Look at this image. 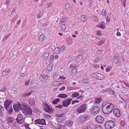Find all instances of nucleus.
I'll list each match as a JSON object with an SVG mask.
<instances>
[{
	"instance_id": "obj_12",
	"label": "nucleus",
	"mask_w": 129,
	"mask_h": 129,
	"mask_svg": "<svg viewBox=\"0 0 129 129\" xmlns=\"http://www.w3.org/2000/svg\"><path fill=\"white\" fill-rule=\"evenodd\" d=\"M113 113L117 117H119L121 116L120 111L117 108H116L114 110Z\"/></svg>"
},
{
	"instance_id": "obj_41",
	"label": "nucleus",
	"mask_w": 129,
	"mask_h": 129,
	"mask_svg": "<svg viewBox=\"0 0 129 129\" xmlns=\"http://www.w3.org/2000/svg\"><path fill=\"white\" fill-rule=\"evenodd\" d=\"M93 19L94 21H98L99 20L98 18L95 16H93Z\"/></svg>"
},
{
	"instance_id": "obj_42",
	"label": "nucleus",
	"mask_w": 129,
	"mask_h": 129,
	"mask_svg": "<svg viewBox=\"0 0 129 129\" xmlns=\"http://www.w3.org/2000/svg\"><path fill=\"white\" fill-rule=\"evenodd\" d=\"M4 110H2L0 109V116L2 117L3 116V112Z\"/></svg>"
},
{
	"instance_id": "obj_25",
	"label": "nucleus",
	"mask_w": 129,
	"mask_h": 129,
	"mask_svg": "<svg viewBox=\"0 0 129 129\" xmlns=\"http://www.w3.org/2000/svg\"><path fill=\"white\" fill-rule=\"evenodd\" d=\"M79 95V94L77 92H75L74 93L71 95L72 97L73 98H76Z\"/></svg>"
},
{
	"instance_id": "obj_18",
	"label": "nucleus",
	"mask_w": 129,
	"mask_h": 129,
	"mask_svg": "<svg viewBox=\"0 0 129 129\" xmlns=\"http://www.w3.org/2000/svg\"><path fill=\"white\" fill-rule=\"evenodd\" d=\"M82 58L83 56L81 54H80L78 56L75 60L76 61L79 62L82 60Z\"/></svg>"
},
{
	"instance_id": "obj_10",
	"label": "nucleus",
	"mask_w": 129,
	"mask_h": 129,
	"mask_svg": "<svg viewBox=\"0 0 129 129\" xmlns=\"http://www.w3.org/2000/svg\"><path fill=\"white\" fill-rule=\"evenodd\" d=\"M12 102L13 101L9 99L6 100L4 103V105L5 108L12 107L11 104Z\"/></svg>"
},
{
	"instance_id": "obj_21",
	"label": "nucleus",
	"mask_w": 129,
	"mask_h": 129,
	"mask_svg": "<svg viewBox=\"0 0 129 129\" xmlns=\"http://www.w3.org/2000/svg\"><path fill=\"white\" fill-rule=\"evenodd\" d=\"M45 36L44 35L42 34L39 37V40L40 42H42L45 39Z\"/></svg>"
},
{
	"instance_id": "obj_27",
	"label": "nucleus",
	"mask_w": 129,
	"mask_h": 129,
	"mask_svg": "<svg viewBox=\"0 0 129 129\" xmlns=\"http://www.w3.org/2000/svg\"><path fill=\"white\" fill-rule=\"evenodd\" d=\"M60 100V99L57 98L53 101V103L54 104H57V103Z\"/></svg>"
},
{
	"instance_id": "obj_57",
	"label": "nucleus",
	"mask_w": 129,
	"mask_h": 129,
	"mask_svg": "<svg viewBox=\"0 0 129 129\" xmlns=\"http://www.w3.org/2000/svg\"><path fill=\"white\" fill-rule=\"evenodd\" d=\"M47 5L48 7H50L51 6H53V4L52 2H50V3H48Z\"/></svg>"
},
{
	"instance_id": "obj_55",
	"label": "nucleus",
	"mask_w": 129,
	"mask_h": 129,
	"mask_svg": "<svg viewBox=\"0 0 129 129\" xmlns=\"http://www.w3.org/2000/svg\"><path fill=\"white\" fill-rule=\"evenodd\" d=\"M10 34H9L8 36H6L5 37H4V40H5V41L10 36Z\"/></svg>"
},
{
	"instance_id": "obj_19",
	"label": "nucleus",
	"mask_w": 129,
	"mask_h": 129,
	"mask_svg": "<svg viewBox=\"0 0 129 129\" xmlns=\"http://www.w3.org/2000/svg\"><path fill=\"white\" fill-rule=\"evenodd\" d=\"M86 15H83L81 16L80 17V19L81 22H85L86 20Z\"/></svg>"
},
{
	"instance_id": "obj_62",
	"label": "nucleus",
	"mask_w": 129,
	"mask_h": 129,
	"mask_svg": "<svg viewBox=\"0 0 129 129\" xmlns=\"http://www.w3.org/2000/svg\"><path fill=\"white\" fill-rule=\"evenodd\" d=\"M102 14L103 15H105L106 10L104 11V10H103L102 11Z\"/></svg>"
},
{
	"instance_id": "obj_51",
	"label": "nucleus",
	"mask_w": 129,
	"mask_h": 129,
	"mask_svg": "<svg viewBox=\"0 0 129 129\" xmlns=\"http://www.w3.org/2000/svg\"><path fill=\"white\" fill-rule=\"evenodd\" d=\"M108 90V89H101V91L102 92L104 93L107 92Z\"/></svg>"
},
{
	"instance_id": "obj_52",
	"label": "nucleus",
	"mask_w": 129,
	"mask_h": 129,
	"mask_svg": "<svg viewBox=\"0 0 129 129\" xmlns=\"http://www.w3.org/2000/svg\"><path fill=\"white\" fill-rule=\"evenodd\" d=\"M33 92L32 91H31L30 92L28 93H25V94L27 96H29L31 95V94Z\"/></svg>"
},
{
	"instance_id": "obj_14",
	"label": "nucleus",
	"mask_w": 129,
	"mask_h": 129,
	"mask_svg": "<svg viewBox=\"0 0 129 129\" xmlns=\"http://www.w3.org/2000/svg\"><path fill=\"white\" fill-rule=\"evenodd\" d=\"M10 72V70L9 69H6L4 70L2 72V75L3 77H5L6 76L8 75L9 73Z\"/></svg>"
},
{
	"instance_id": "obj_48",
	"label": "nucleus",
	"mask_w": 129,
	"mask_h": 129,
	"mask_svg": "<svg viewBox=\"0 0 129 129\" xmlns=\"http://www.w3.org/2000/svg\"><path fill=\"white\" fill-rule=\"evenodd\" d=\"M77 71V70L76 69H74L72 70V73H73L74 74H76Z\"/></svg>"
},
{
	"instance_id": "obj_39",
	"label": "nucleus",
	"mask_w": 129,
	"mask_h": 129,
	"mask_svg": "<svg viewBox=\"0 0 129 129\" xmlns=\"http://www.w3.org/2000/svg\"><path fill=\"white\" fill-rule=\"evenodd\" d=\"M41 76L43 79L45 80H47L48 78V76L47 75H44Z\"/></svg>"
},
{
	"instance_id": "obj_46",
	"label": "nucleus",
	"mask_w": 129,
	"mask_h": 129,
	"mask_svg": "<svg viewBox=\"0 0 129 129\" xmlns=\"http://www.w3.org/2000/svg\"><path fill=\"white\" fill-rule=\"evenodd\" d=\"M22 118H21V119H18V118H16V120L17 121V122L19 123V122H22Z\"/></svg>"
},
{
	"instance_id": "obj_43",
	"label": "nucleus",
	"mask_w": 129,
	"mask_h": 129,
	"mask_svg": "<svg viewBox=\"0 0 129 129\" xmlns=\"http://www.w3.org/2000/svg\"><path fill=\"white\" fill-rule=\"evenodd\" d=\"M18 118H23V116L22 114H19L17 116Z\"/></svg>"
},
{
	"instance_id": "obj_26",
	"label": "nucleus",
	"mask_w": 129,
	"mask_h": 129,
	"mask_svg": "<svg viewBox=\"0 0 129 129\" xmlns=\"http://www.w3.org/2000/svg\"><path fill=\"white\" fill-rule=\"evenodd\" d=\"M41 124L42 125H46V124L45 123V120L44 119H40Z\"/></svg>"
},
{
	"instance_id": "obj_5",
	"label": "nucleus",
	"mask_w": 129,
	"mask_h": 129,
	"mask_svg": "<svg viewBox=\"0 0 129 129\" xmlns=\"http://www.w3.org/2000/svg\"><path fill=\"white\" fill-rule=\"evenodd\" d=\"M86 104H83L78 107L76 111L79 113H83L85 112L87 109Z\"/></svg>"
},
{
	"instance_id": "obj_17",
	"label": "nucleus",
	"mask_w": 129,
	"mask_h": 129,
	"mask_svg": "<svg viewBox=\"0 0 129 129\" xmlns=\"http://www.w3.org/2000/svg\"><path fill=\"white\" fill-rule=\"evenodd\" d=\"M5 108L7 111V112L9 114H11L12 113L13 109L12 107L6 108Z\"/></svg>"
},
{
	"instance_id": "obj_31",
	"label": "nucleus",
	"mask_w": 129,
	"mask_h": 129,
	"mask_svg": "<svg viewBox=\"0 0 129 129\" xmlns=\"http://www.w3.org/2000/svg\"><path fill=\"white\" fill-rule=\"evenodd\" d=\"M49 52H47L44 54L43 56L44 57L46 58V59L47 58L49 55Z\"/></svg>"
},
{
	"instance_id": "obj_3",
	"label": "nucleus",
	"mask_w": 129,
	"mask_h": 129,
	"mask_svg": "<svg viewBox=\"0 0 129 129\" xmlns=\"http://www.w3.org/2000/svg\"><path fill=\"white\" fill-rule=\"evenodd\" d=\"M22 112L26 115H31L32 114L31 109L29 106H24L22 110Z\"/></svg>"
},
{
	"instance_id": "obj_2",
	"label": "nucleus",
	"mask_w": 129,
	"mask_h": 129,
	"mask_svg": "<svg viewBox=\"0 0 129 129\" xmlns=\"http://www.w3.org/2000/svg\"><path fill=\"white\" fill-rule=\"evenodd\" d=\"M115 123L112 120H108L106 121L104 124L105 128L106 129H110L113 128L115 125Z\"/></svg>"
},
{
	"instance_id": "obj_58",
	"label": "nucleus",
	"mask_w": 129,
	"mask_h": 129,
	"mask_svg": "<svg viewBox=\"0 0 129 129\" xmlns=\"http://www.w3.org/2000/svg\"><path fill=\"white\" fill-rule=\"evenodd\" d=\"M85 129H93V128L90 126H86Z\"/></svg>"
},
{
	"instance_id": "obj_30",
	"label": "nucleus",
	"mask_w": 129,
	"mask_h": 129,
	"mask_svg": "<svg viewBox=\"0 0 129 129\" xmlns=\"http://www.w3.org/2000/svg\"><path fill=\"white\" fill-rule=\"evenodd\" d=\"M70 5L69 4H66L65 6V9L67 10H68L70 8Z\"/></svg>"
},
{
	"instance_id": "obj_34",
	"label": "nucleus",
	"mask_w": 129,
	"mask_h": 129,
	"mask_svg": "<svg viewBox=\"0 0 129 129\" xmlns=\"http://www.w3.org/2000/svg\"><path fill=\"white\" fill-rule=\"evenodd\" d=\"M35 124H41L40 123V119H37L35 120Z\"/></svg>"
},
{
	"instance_id": "obj_36",
	"label": "nucleus",
	"mask_w": 129,
	"mask_h": 129,
	"mask_svg": "<svg viewBox=\"0 0 129 129\" xmlns=\"http://www.w3.org/2000/svg\"><path fill=\"white\" fill-rule=\"evenodd\" d=\"M52 69V68L51 67V66L50 64L48 65L47 67V69L49 71H50Z\"/></svg>"
},
{
	"instance_id": "obj_6",
	"label": "nucleus",
	"mask_w": 129,
	"mask_h": 129,
	"mask_svg": "<svg viewBox=\"0 0 129 129\" xmlns=\"http://www.w3.org/2000/svg\"><path fill=\"white\" fill-rule=\"evenodd\" d=\"M100 108L98 106H95L90 109L91 113L93 114H96L99 112Z\"/></svg>"
},
{
	"instance_id": "obj_11",
	"label": "nucleus",
	"mask_w": 129,
	"mask_h": 129,
	"mask_svg": "<svg viewBox=\"0 0 129 129\" xmlns=\"http://www.w3.org/2000/svg\"><path fill=\"white\" fill-rule=\"evenodd\" d=\"M14 110L16 111H18L22 108L21 104L19 103L17 104H14L13 106Z\"/></svg>"
},
{
	"instance_id": "obj_33",
	"label": "nucleus",
	"mask_w": 129,
	"mask_h": 129,
	"mask_svg": "<svg viewBox=\"0 0 129 129\" xmlns=\"http://www.w3.org/2000/svg\"><path fill=\"white\" fill-rule=\"evenodd\" d=\"M77 67V66L76 65L74 64H71L70 66V68L72 69H75Z\"/></svg>"
},
{
	"instance_id": "obj_45",
	"label": "nucleus",
	"mask_w": 129,
	"mask_h": 129,
	"mask_svg": "<svg viewBox=\"0 0 129 129\" xmlns=\"http://www.w3.org/2000/svg\"><path fill=\"white\" fill-rule=\"evenodd\" d=\"M30 82V80H28L26 81L25 83V85L26 86H27L28 85Z\"/></svg>"
},
{
	"instance_id": "obj_59",
	"label": "nucleus",
	"mask_w": 129,
	"mask_h": 129,
	"mask_svg": "<svg viewBox=\"0 0 129 129\" xmlns=\"http://www.w3.org/2000/svg\"><path fill=\"white\" fill-rule=\"evenodd\" d=\"M65 88V87L64 86H63L62 87L60 88L59 89V91H61V90H64Z\"/></svg>"
},
{
	"instance_id": "obj_9",
	"label": "nucleus",
	"mask_w": 129,
	"mask_h": 129,
	"mask_svg": "<svg viewBox=\"0 0 129 129\" xmlns=\"http://www.w3.org/2000/svg\"><path fill=\"white\" fill-rule=\"evenodd\" d=\"M93 75H94L95 76L93 77L95 78L98 79L99 80H102L105 78L104 76L101 74L98 73H95L92 74Z\"/></svg>"
},
{
	"instance_id": "obj_15",
	"label": "nucleus",
	"mask_w": 129,
	"mask_h": 129,
	"mask_svg": "<svg viewBox=\"0 0 129 129\" xmlns=\"http://www.w3.org/2000/svg\"><path fill=\"white\" fill-rule=\"evenodd\" d=\"M119 61V59L118 57L117 54L115 55L113 59V62L114 64H116L118 63Z\"/></svg>"
},
{
	"instance_id": "obj_24",
	"label": "nucleus",
	"mask_w": 129,
	"mask_h": 129,
	"mask_svg": "<svg viewBox=\"0 0 129 129\" xmlns=\"http://www.w3.org/2000/svg\"><path fill=\"white\" fill-rule=\"evenodd\" d=\"M67 26L65 24H63L61 26V30L62 31H64L66 29Z\"/></svg>"
},
{
	"instance_id": "obj_54",
	"label": "nucleus",
	"mask_w": 129,
	"mask_h": 129,
	"mask_svg": "<svg viewBox=\"0 0 129 129\" xmlns=\"http://www.w3.org/2000/svg\"><path fill=\"white\" fill-rule=\"evenodd\" d=\"M126 2V0H124L123 2L122 5L124 7H125V4Z\"/></svg>"
},
{
	"instance_id": "obj_28",
	"label": "nucleus",
	"mask_w": 129,
	"mask_h": 129,
	"mask_svg": "<svg viewBox=\"0 0 129 129\" xmlns=\"http://www.w3.org/2000/svg\"><path fill=\"white\" fill-rule=\"evenodd\" d=\"M67 20V18H62L60 20V23H62L65 22Z\"/></svg>"
},
{
	"instance_id": "obj_50",
	"label": "nucleus",
	"mask_w": 129,
	"mask_h": 129,
	"mask_svg": "<svg viewBox=\"0 0 129 129\" xmlns=\"http://www.w3.org/2000/svg\"><path fill=\"white\" fill-rule=\"evenodd\" d=\"M55 107L56 108H59V109H61L62 108V106H61V105H59L58 106H56Z\"/></svg>"
},
{
	"instance_id": "obj_53",
	"label": "nucleus",
	"mask_w": 129,
	"mask_h": 129,
	"mask_svg": "<svg viewBox=\"0 0 129 129\" xmlns=\"http://www.w3.org/2000/svg\"><path fill=\"white\" fill-rule=\"evenodd\" d=\"M110 20V17L107 16L106 18V21L107 22H107H109Z\"/></svg>"
},
{
	"instance_id": "obj_20",
	"label": "nucleus",
	"mask_w": 129,
	"mask_h": 129,
	"mask_svg": "<svg viewBox=\"0 0 129 129\" xmlns=\"http://www.w3.org/2000/svg\"><path fill=\"white\" fill-rule=\"evenodd\" d=\"M60 52V50L58 47H56L53 50V53L56 54L59 53Z\"/></svg>"
},
{
	"instance_id": "obj_32",
	"label": "nucleus",
	"mask_w": 129,
	"mask_h": 129,
	"mask_svg": "<svg viewBox=\"0 0 129 129\" xmlns=\"http://www.w3.org/2000/svg\"><path fill=\"white\" fill-rule=\"evenodd\" d=\"M95 129H102V127L101 126L97 125L94 126Z\"/></svg>"
},
{
	"instance_id": "obj_40",
	"label": "nucleus",
	"mask_w": 129,
	"mask_h": 129,
	"mask_svg": "<svg viewBox=\"0 0 129 129\" xmlns=\"http://www.w3.org/2000/svg\"><path fill=\"white\" fill-rule=\"evenodd\" d=\"M60 82L59 81H53L52 82V84L55 86H57V84L58 82Z\"/></svg>"
},
{
	"instance_id": "obj_63",
	"label": "nucleus",
	"mask_w": 129,
	"mask_h": 129,
	"mask_svg": "<svg viewBox=\"0 0 129 129\" xmlns=\"http://www.w3.org/2000/svg\"><path fill=\"white\" fill-rule=\"evenodd\" d=\"M98 35L99 36H101L102 35V34L101 33V32L99 30L97 31Z\"/></svg>"
},
{
	"instance_id": "obj_61",
	"label": "nucleus",
	"mask_w": 129,
	"mask_h": 129,
	"mask_svg": "<svg viewBox=\"0 0 129 129\" xmlns=\"http://www.w3.org/2000/svg\"><path fill=\"white\" fill-rule=\"evenodd\" d=\"M97 52L98 53L100 54H101V53H102V50H97Z\"/></svg>"
},
{
	"instance_id": "obj_16",
	"label": "nucleus",
	"mask_w": 129,
	"mask_h": 129,
	"mask_svg": "<svg viewBox=\"0 0 129 129\" xmlns=\"http://www.w3.org/2000/svg\"><path fill=\"white\" fill-rule=\"evenodd\" d=\"M14 120V118L12 116L8 117L7 118L6 121L8 122V124L12 123Z\"/></svg>"
},
{
	"instance_id": "obj_64",
	"label": "nucleus",
	"mask_w": 129,
	"mask_h": 129,
	"mask_svg": "<svg viewBox=\"0 0 129 129\" xmlns=\"http://www.w3.org/2000/svg\"><path fill=\"white\" fill-rule=\"evenodd\" d=\"M37 17L38 18H40L42 17V16H41L40 13L38 14L37 15Z\"/></svg>"
},
{
	"instance_id": "obj_47",
	"label": "nucleus",
	"mask_w": 129,
	"mask_h": 129,
	"mask_svg": "<svg viewBox=\"0 0 129 129\" xmlns=\"http://www.w3.org/2000/svg\"><path fill=\"white\" fill-rule=\"evenodd\" d=\"M62 125L60 124H58L57 127V129H61Z\"/></svg>"
},
{
	"instance_id": "obj_49",
	"label": "nucleus",
	"mask_w": 129,
	"mask_h": 129,
	"mask_svg": "<svg viewBox=\"0 0 129 129\" xmlns=\"http://www.w3.org/2000/svg\"><path fill=\"white\" fill-rule=\"evenodd\" d=\"M103 43V41H99L98 43L97 44L99 45L100 46Z\"/></svg>"
},
{
	"instance_id": "obj_1",
	"label": "nucleus",
	"mask_w": 129,
	"mask_h": 129,
	"mask_svg": "<svg viewBox=\"0 0 129 129\" xmlns=\"http://www.w3.org/2000/svg\"><path fill=\"white\" fill-rule=\"evenodd\" d=\"M114 108V106L111 104L107 103L102 105V110L105 114H108L112 112Z\"/></svg>"
},
{
	"instance_id": "obj_23",
	"label": "nucleus",
	"mask_w": 129,
	"mask_h": 129,
	"mask_svg": "<svg viewBox=\"0 0 129 129\" xmlns=\"http://www.w3.org/2000/svg\"><path fill=\"white\" fill-rule=\"evenodd\" d=\"M58 97L61 98H66L67 97V95L65 94H60L58 96Z\"/></svg>"
},
{
	"instance_id": "obj_22",
	"label": "nucleus",
	"mask_w": 129,
	"mask_h": 129,
	"mask_svg": "<svg viewBox=\"0 0 129 129\" xmlns=\"http://www.w3.org/2000/svg\"><path fill=\"white\" fill-rule=\"evenodd\" d=\"M102 100L101 97H97L95 98V103L96 104H99L100 103Z\"/></svg>"
},
{
	"instance_id": "obj_13",
	"label": "nucleus",
	"mask_w": 129,
	"mask_h": 129,
	"mask_svg": "<svg viewBox=\"0 0 129 129\" xmlns=\"http://www.w3.org/2000/svg\"><path fill=\"white\" fill-rule=\"evenodd\" d=\"M70 104V103L67 99H65L62 102V105L64 107H68Z\"/></svg>"
},
{
	"instance_id": "obj_8",
	"label": "nucleus",
	"mask_w": 129,
	"mask_h": 129,
	"mask_svg": "<svg viewBox=\"0 0 129 129\" xmlns=\"http://www.w3.org/2000/svg\"><path fill=\"white\" fill-rule=\"evenodd\" d=\"M96 121L99 123H102L104 122V117L101 115L96 116L95 118Z\"/></svg>"
},
{
	"instance_id": "obj_4",
	"label": "nucleus",
	"mask_w": 129,
	"mask_h": 129,
	"mask_svg": "<svg viewBox=\"0 0 129 129\" xmlns=\"http://www.w3.org/2000/svg\"><path fill=\"white\" fill-rule=\"evenodd\" d=\"M43 104L45 111L48 112L50 114L53 113V110L51 106H50L46 103H43Z\"/></svg>"
},
{
	"instance_id": "obj_29",
	"label": "nucleus",
	"mask_w": 129,
	"mask_h": 129,
	"mask_svg": "<svg viewBox=\"0 0 129 129\" xmlns=\"http://www.w3.org/2000/svg\"><path fill=\"white\" fill-rule=\"evenodd\" d=\"M73 124V122L72 121H69L67 123V125L69 127H71Z\"/></svg>"
},
{
	"instance_id": "obj_35",
	"label": "nucleus",
	"mask_w": 129,
	"mask_h": 129,
	"mask_svg": "<svg viewBox=\"0 0 129 129\" xmlns=\"http://www.w3.org/2000/svg\"><path fill=\"white\" fill-rule=\"evenodd\" d=\"M54 55H52L50 59L49 60V62L51 63L54 59Z\"/></svg>"
},
{
	"instance_id": "obj_44",
	"label": "nucleus",
	"mask_w": 129,
	"mask_h": 129,
	"mask_svg": "<svg viewBox=\"0 0 129 129\" xmlns=\"http://www.w3.org/2000/svg\"><path fill=\"white\" fill-rule=\"evenodd\" d=\"M65 113H63L60 114H59L58 115V117H65L64 116V115H65Z\"/></svg>"
},
{
	"instance_id": "obj_60",
	"label": "nucleus",
	"mask_w": 129,
	"mask_h": 129,
	"mask_svg": "<svg viewBox=\"0 0 129 129\" xmlns=\"http://www.w3.org/2000/svg\"><path fill=\"white\" fill-rule=\"evenodd\" d=\"M106 71L107 72H108L109 71L110 69L109 68V66H108L106 69Z\"/></svg>"
},
{
	"instance_id": "obj_56",
	"label": "nucleus",
	"mask_w": 129,
	"mask_h": 129,
	"mask_svg": "<svg viewBox=\"0 0 129 129\" xmlns=\"http://www.w3.org/2000/svg\"><path fill=\"white\" fill-rule=\"evenodd\" d=\"M76 102L78 103L79 101L78 100L73 101L72 102V104H73L75 103Z\"/></svg>"
},
{
	"instance_id": "obj_37",
	"label": "nucleus",
	"mask_w": 129,
	"mask_h": 129,
	"mask_svg": "<svg viewBox=\"0 0 129 129\" xmlns=\"http://www.w3.org/2000/svg\"><path fill=\"white\" fill-rule=\"evenodd\" d=\"M6 90V87L5 86H3L2 88L0 90V91L1 92H5Z\"/></svg>"
},
{
	"instance_id": "obj_7",
	"label": "nucleus",
	"mask_w": 129,
	"mask_h": 129,
	"mask_svg": "<svg viewBox=\"0 0 129 129\" xmlns=\"http://www.w3.org/2000/svg\"><path fill=\"white\" fill-rule=\"evenodd\" d=\"M89 118V116L86 115L84 116H80L79 118L78 119V120L80 122L83 123L86 121L88 120Z\"/></svg>"
},
{
	"instance_id": "obj_38",
	"label": "nucleus",
	"mask_w": 129,
	"mask_h": 129,
	"mask_svg": "<svg viewBox=\"0 0 129 129\" xmlns=\"http://www.w3.org/2000/svg\"><path fill=\"white\" fill-rule=\"evenodd\" d=\"M82 82L84 83H87L89 82V80L88 79H83L82 80Z\"/></svg>"
}]
</instances>
